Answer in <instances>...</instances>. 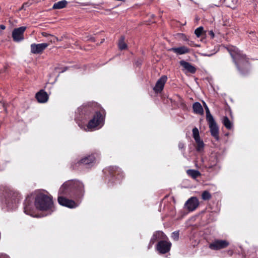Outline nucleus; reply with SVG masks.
<instances>
[{
    "label": "nucleus",
    "mask_w": 258,
    "mask_h": 258,
    "mask_svg": "<svg viewBox=\"0 0 258 258\" xmlns=\"http://www.w3.org/2000/svg\"><path fill=\"white\" fill-rule=\"evenodd\" d=\"M84 183L77 179L69 180L60 186L59 193L68 195L76 199H82L85 194Z\"/></svg>",
    "instance_id": "1"
},
{
    "label": "nucleus",
    "mask_w": 258,
    "mask_h": 258,
    "mask_svg": "<svg viewBox=\"0 0 258 258\" xmlns=\"http://www.w3.org/2000/svg\"><path fill=\"white\" fill-rule=\"evenodd\" d=\"M231 56L233 58L237 70L241 74L247 72L248 61L246 56L236 47L230 46L227 48Z\"/></svg>",
    "instance_id": "2"
},
{
    "label": "nucleus",
    "mask_w": 258,
    "mask_h": 258,
    "mask_svg": "<svg viewBox=\"0 0 258 258\" xmlns=\"http://www.w3.org/2000/svg\"><path fill=\"white\" fill-rule=\"evenodd\" d=\"M35 205L36 208L40 210L48 211L49 214L54 211L52 198L43 193L37 195L35 199Z\"/></svg>",
    "instance_id": "3"
},
{
    "label": "nucleus",
    "mask_w": 258,
    "mask_h": 258,
    "mask_svg": "<svg viewBox=\"0 0 258 258\" xmlns=\"http://www.w3.org/2000/svg\"><path fill=\"white\" fill-rule=\"evenodd\" d=\"M105 114L104 112L101 113L100 112H96L93 118L91 119L86 127L84 126V130L87 131L100 128L104 124Z\"/></svg>",
    "instance_id": "4"
},
{
    "label": "nucleus",
    "mask_w": 258,
    "mask_h": 258,
    "mask_svg": "<svg viewBox=\"0 0 258 258\" xmlns=\"http://www.w3.org/2000/svg\"><path fill=\"white\" fill-rule=\"evenodd\" d=\"M105 174L109 175V180L111 183H119L123 177V173L121 170L116 167H109L103 170Z\"/></svg>",
    "instance_id": "5"
},
{
    "label": "nucleus",
    "mask_w": 258,
    "mask_h": 258,
    "mask_svg": "<svg viewBox=\"0 0 258 258\" xmlns=\"http://www.w3.org/2000/svg\"><path fill=\"white\" fill-rule=\"evenodd\" d=\"M57 201L59 205L69 208H75L78 206V204L73 200L67 198L68 195L60 194L59 190L58 193Z\"/></svg>",
    "instance_id": "6"
},
{
    "label": "nucleus",
    "mask_w": 258,
    "mask_h": 258,
    "mask_svg": "<svg viewBox=\"0 0 258 258\" xmlns=\"http://www.w3.org/2000/svg\"><path fill=\"white\" fill-rule=\"evenodd\" d=\"M94 162H72L71 168L75 170L80 171H87L94 165Z\"/></svg>",
    "instance_id": "7"
},
{
    "label": "nucleus",
    "mask_w": 258,
    "mask_h": 258,
    "mask_svg": "<svg viewBox=\"0 0 258 258\" xmlns=\"http://www.w3.org/2000/svg\"><path fill=\"white\" fill-rule=\"evenodd\" d=\"M229 244L226 240L215 239L209 243V247L212 250H217L226 247Z\"/></svg>",
    "instance_id": "8"
},
{
    "label": "nucleus",
    "mask_w": 258,
    "mask_h": 258,
    "mask_svg": "<svg viewBox=\"0 0 258 258\" xmlns=\"http://www.w3.org/2000/svg\"><path fill=\"white\" fill-rule=\"evenodd\" d=\"M209 128L212 137H213L216 141H218L219 139V127L214 120V118H211L207 120Z\"/></svg>",
    "instance_id": "9"
},
{
    "label": "nucleus",
    "mask_w": 258,
    "mask_h": 258,
    "mask_svg": "<svg viewBox=\"0 0 258 258\" xmlns=\"http://www.w3.org/2000/svg\"><path fill=\"white\" fill-rule=\"evenodd\" d=\"M26 29L24 26L14 29L12 32V37L15 42H20L24 39V33Z\"/></svg>",
    "instance_id": "10"
},
{
    "label": "nucleus",
    "mask_w": 258,
    "mask_h": 258,
    "mask_svg": "<svg viewBox=\"0 0 258 258\" xmlns=\"http://www.w3.org/2000/svg\"><path fill=\"white\" fill-rule=\"evenodd\" d=\"M171 243L169 241L161 240L157 245V250L159 253L164 254L169 251Z\"/></svg>",
    "instance_id": "11"
},
{
    "label": "nucleus",
    "mask_w": 258,
    "mask_h": 258,
    "mask_svg": "<svg viewBox=\"0 0 258 258\" xmlns=\"http://www.w3.org/2000/svg\"><path fill=\"white\" fill-rule=\"evenodd\" d=\"M49 46V43H43L31 44V52L33 54H39L41 53Z\"/></svg>",
    "instance_id": "12"
},
{
    "label": "nucleus",
    "mask_w": 258,
    "mask_h": 258,
    "mask_svg": "<svg viewBox=\"0 0 258 258\" xmlns=\"http://www.w3.org/2000/svg\"><path fill=\"white\" fill-rule=\"evenodd\" d=\"M199 205V200L195 197L189 198L185 203V207L189 211H193L195 210Z\"/></svg>",
    "instance_id": "13"
},
{
    "label": "nucleus",
    "mask_w": 258,
    "mask_h": 258,
    "mask_svg": "<svg viewBox=\"0 0 258 258\" xmlns=\"http://www.w3.org/2000/svg\"><path fill=\"white\" fill-rule=\"evenodd\" d=\"M167 80V77L166 76H162L157 81L153 90L156 93H160L163 90L165 84Z\"/></svg>",
    "instance_id": "14"
},
{
    "label": "nucleus",
    "mask_w": 258,
    "mask_h": 258,
    "mask_svg": "<svg viewBox=\"0 0 258 258\" xmlns=\"http://www.w3.org/2000/svg\"><path fill=\"white\" fill-rule=\"evenodd\" d=\"M33 203L30 201L28 198H27L24 203V211L27 215H29L31 216L34 217V211Z\"/></svg>",
    "instance_id": "15"
},
{
    "label": "nucleus",
    "mask_w": 258,
    "mask_h": 258,
    "mask_svg": "<svg viewBox=\"0 0 258 258\" xmlns=\"http://www.w3.org/2000/svg\"><path fill=\"white\" fill-rule=\"evenodd\" d=\"M169 51H172L177 55H182L189 53L190 49L186 46H182L179 47H172Z\"/></svg>",
    "instance_id": "16"
},
{
    "label": "nucleus",
    "mask_w": 258,
    "mask_h": 258,
    "mask_svg": "<svg viewBox=\"0 0 258 258\" xmlns=\"http://www.w3.org/2000/svg\"><path fill=\"white\" fill-rule=\"evenodd\" d=\"M36 98L39 102L45 103L47 101L48 99V96L46 92L43 90H41L39 92L36 93Z\"/></svg>",
    "instance_id": "17"
},
{
    "label": "nucleus",
    "mask_w": 258,
    "mask_h": 258,
    "mask_svg": "<svg viewBox=\"0 0 258 258\" xmlns=\"http://www.w3.org/2000/svg\"><path fill=\"white\" fill-rule=\"evenodd\" d=\"M179 63L187 72L191 74H194L196 72V68L190 63L183 60L180 61Z\"/></svg>",
    "instance_id": "18"
},
{
    "label": "nucleus",
    "mask_w": 258,
    "mask_h": 258,
    "mask_svg": "<svg viewBox=\"0 0 258 258\" xmlns=\"http://www.w3.org/2000/svg\"><path fill=\"white\" fill-rule=\"evenodd\" d=\"M194 112L196 114L203 115L204 114V109L200 103L196 102L192 105Z\"/></svg>",
    "instance_id": "19"
},
{
    "label": "nucleus",
    "mask_w": 258,
    "mask_h": 258,
    "mask_svg": "<svg viewBox=\"0 0 258 258\" xmlns=\"http://www.w3.org/2000/svg\"><path fill=\"white\" fill-rule=\"evenodd\" d=\"M163 235V233L160 231H158L155 232L153 236L152 237L149 244L148 246V248L149 249L152 245L154 244V243L159 239H160V237H161Z\"/></svg>",
    "instance_id": "20"
},
{
    "label": "nucleus",
    "mask_w": 258,
    "mask_h": 258,
    "mask_svg": "<svg viewBox=\"0 0 258 258\" xmlns=\"http://www.w3.org/2000/svg\"><path fill=\"white\" fill-rule=\"evenodd\" d=\"M68 4V2L66 0H62L55 3L53 4V9H61L65 8Z\"/></svg>",
    "instance_id": "21"
},
{
    "label": "nucleus",
    "mask_w": 258,
    "mask_h": 258,
    "mask_svg": "<svg viewBox=\"0 0 258 258\" xmlns=\"http://www.w3.org/2000/svg\"><path fill=\"white\" fill-rule=\"evenodd\" d=\"M187 174L193 179H196L201 175L200 172L196 170L188 169L186 170Z\"/></svg>",
    "instance_id": "22"
},
{
    "label": "nucleus",
    "mask_w": 258,
    "mask_h": 258,
    "mask_svg": "<svg viewBox=\"0 0 258 258\" xmlns=\"http://www.w3.org/2000/svg\"><path fill=\"white\" fill-rule=\"evenodd\" d=\"M195 142L197 144L196 147L197 151L200 152L203 151L205 146V144L203 140H201L200 138L197 140H195Z\"/></svg>",
    "instance_id": "23"
},
{
    "label": "nucleus",
    "mask_w": 258,
    "mask_h": 258,
    "mask_svg": "<svg viewBox=\"0 0 258 258\" xmlns=\"http://www.w3.org/2000/svg\"><path fill=\"white\" fill-rule=\"evenodd\" d=\"M222 123H223L225 127L227 128V129L230 130L232 128L233 126L232 123L230 121L228 117H223L222 119Z\"/></svg>",
    "instance_id": "24"
},
{
    "label": "nucleus",
    "mask_w": 258,
    "mask_h": 258,
    "mask_svg": "<svg viewBox=\"0 0 258 258\" xmlns=\"http://www.w3.org/2000/svg\"><path fill=\"white\" fill-rule=\"evenodd\" d=\"M225 4L228 7L234 9L238 3V0H223Z\"/></svg>",
    "instance_id": "25"
},
{
    "label": "nucleus",
    "mask_w": 258,
    "mask_h": 258,
    "mask_svg": "<svg viewBox=\"0 0 258 258\" xmlns=\"http://www.w3.org/2000/svg\"><path fill=\"white\" fill-rule=\"evenodd\" d=\"M17 199H15L14 203L13 202L12 203L13 205H11V204L9 203L8 204L7 206L9 208V209H15L17 208V204L18 203V202L19 201V198H20V196H19L18 194H17Z\"/></svg>",
    "instance_id": "26"
},
{
    "label": "nucleus",
    "mask_w": 258,
    "mask_h": 258,
    "mask_svg": "<svg viewBox=\"0 0 258 258\" xmlns=\"http://www.w3.org/2000/svg\"><path fill=\"white\" fill-rule=\"evenodd\" d=\"M124 37H121L119 40L118 47L120 50L125 49L127 47V45L124 42Z\"/></svg>",
    "instance_id": "27"
},
{
    "label": "nucleus",
    "mask_w": 258,
    "mask_h": 258,
    "mask_svg": "<svg viewBox=\"0 0 258 258\" xmlns=\"http://www.w3.org/2000/svg\"><path fill=\"white\" fill-rule=\"evenodd\" d=\"M202 198L204 201L209 200L211 198V195L208 191L205 190L202 194Z\"/></svg>",
    "instance_id": "28"
},
{
    "label": "nucleus",
    "mask_w": 258,
    "mask_h": 258,
    "mask_svg": "<svg viewBox=\"0 0 258 258\" xmlns=\"http://www.w3.org/2000/svg\"><path fill=\"white\" fill-rule=\"evenodd\" d=\"M192 136L195 140L200 139L199 131L197 127H195L192 129Z\"/></svg>",
    "instance_id": "29"
},
{
    "label": "nucleus",
    "mask_w": 258,
    "mask_h": 258,
    "mask_svg": "<svg viewBox=\"0 0 258 258\" xmlns=\"http://www.w3.org/2000/svg\"><path fill=\"white\" fill-rule=\"evenodd\" d=\"M204 105L206 110V119H209L211 118H213V116L212 115L210 112V110L207 105L206 103L205 102H204Z\"/></svg>",
    "instance_id": "30"
},
{
    "label": "nucleus",
    "mask_w": 258,
    "mask_h": 258,
    "mask_svg": "<svg viewBox=\"0 0 258 258\" xmlns=\"http://www.w3.org/2000/svg\"><path fill=\"white\" fill-rule=\"evenodd\" d=\"M90 108L89 107H80L78 109V112L79 113H82V114L86 113L87 111L90 110Z\"/></svg>",
    "instance_id": "31"
},
{
    "label": "nucleus",
    "mask_w": 258,
    "mask_h": 258,
    "mask_svg": "<svg viewBox=\"0 0 258 258\" xmlns=\"http://www.w3.org/2000/svg\"><path fill=\"white\" fill-rule=\"evenodd\" d=\"M203 31V27H199V28H197L195 31V34L198 37H200Z\"/></svg>",
    "instance_id": "32"
},
{
    "label": "nucleus",
    "mask_w": 258,
    "mask_h": 258,
    "mask_svg": "<svg viewBox=\"0 0 258 258\" xmlns=\"http://www.w3.org/2000/svg\"><path fill=\"white\" fill-rule=\"evenodd\" d=\"M96 160L94 157V155H89L81 160V161H85L87 160V161H94V160Z\"/></svg>",
    "instance_id": "33"
},
{
    "label": "nucleus",
    "mask_w": 258,
    "mask_h": 258,
    "mask_svg": "<svg viewBox=\"0 0 258 258\" xmlns=\"http://www.w3.org/2000/svg\"><path fill=\"white\" fill-rule=\"evenodd\" d=\"M179 233L178 231H174L172 233L171 237L175 240H177L179 238Z\"/></svg>",
    "instance_id": "34"
},
{
    "label": "nucleus",
    "mask_w": 258,
    "mask_h": 258,
    "mask_svg": "<svg viewBox=\"0 0 258 258\" xmlns=\"http://www.w3.org/2000/svg\"><path fill=\"white\" fill-rule=\"evenodd\" d=\"M51 39H50V40H49V41L51 42H54L55 40H56V41H60L61 40L60 39H58L57 37L53 36H51Z\"/></svg>",
    "instance_id": "35"
},
{
    "label": "nucleus",
    "mask_w": 258,
    "mask_h": 258,
    "mask_svg": "<svg viewBox=\"0 0 258 258\" xmlns=\"http://www.w3.org/2000/svg\"><path fill=\"white\" fill-rule=\"evenodd\" d=\"M178 148L181 150H184V144L182 142H179L178 144Z\"/></svg>",
    "instance_id": "36"
},
{
    "label": "nucleus",
    "mask_w": 258,
    "mask_h": 258,
    "mask_svg": "<svg viewBox=\"0 0 258 258\" xmlns=\"http://www.w3.org/2000/svg\"><path fill=\"white\" fill-rule=\"evenodd\" d=\"M0 258H10V257L6 254L0 253Z\"/></svg>",
    "instance_id": "37"
},
{
    "label": "nucleus",
    "mask_w": 258,
    "mask_h": 258,
    "mask_svg": "<svg viewBox=\"0 0 258 258\" xmlns=\"http://www.w3.org/2000/svg\"><path fill=\"white\" fill-rule=\"evenodd\" d=\"M209 34L211 36V38H213L215 36L214 33L213 31H210L209 32Z\"/></svg>",
    "instance_id": "38"
},
{
    "label": "nucleus",
    "mask_w": 258,
    "mask_h": 258,
    "mask_svg": "<svg viewBox=\"0 0 258 258\" xmlns=\"http://www.w3.org/2000/svg\"><path fill=\"white\" fill-rule=\"evenodd\" d=\"M5 29H6V27L5 25H0V34L2 32V31L5 30Z\"/></svg>",
    "instance_id": "39"
},
{
    "label": "nucleus",
    "mask_w": 258,
    "mask_h": 258,
    "mask_svg": "<svg viewBox=\"0 0 258 258\" xmlns=\"http://www.w3.org/2000/svg\"><path fill=\"white\" fill-rule=\"evenodd\" d=\"M87 5L92 6L94 8H97V6H99V5L95 4H88Z\"/></svg>",
    "instance_id": "40"
},
{
    "label": "nucleus",
    "mask_w": 258,
    "mask_h": 258,
    "mask_svg": "<svg viewBox=\"0 0 258 258\" xmlns=\"http://www.w3.org/2000/svg\"><path fill=\"white\" fill-rule=\"evenodd\" d=\"M42 35H43V36H45V37H46V36H48V35H49V34H47V33H42Z\"/></svg>",
    "instance_id": "41"
},
{
    "label": "nucleus",
    "mask_w": 258,
    "mask_h": 258,
    "mask_svg": "<svg viewBox=\"0 0 258 258\" xmlns=\"http://www.w3.org/2000/svg\"><path fill=\"white\" fill-rule=\"evenodd\" d=\"M6 68H5L4 71H3V72H4L6 71ZM2 73V72H1L0 73Z\"/></svg>",
    "instance_id": "42"
},
{
    "label": "nucleus",
    "mask_w": 258,
    "mask_h": 258,
    "mask_svg": "<svg viewBox=\"0 0 258 258\" xmlns=\"http://www.w3.org/2000/svg\"><path fill=\"white\" fill-rule=\"evenodd\" d=\"M78 125H79V126H80L81 128H82L83 127V125H81L79 123H78Z\"/></svg>",
    "instance_id": "43"
},
{
    "label": "nucleus",
    "mask_w": 258,
    "mask_h": 258,
    "mask_svg": "<svg viewBox=\"0 0 258 258\" xmlns=\"http://www.w3.org/2000/svg\"><path fill=\"white\" fill-rule=\"evenodd\" d=\"M188 44L190 46H192V42H190V43H189Z\"/></svg>",
    "instance_id": "44"
},
{
    "label": "nucleus",
    "mask_w": 258,
    "mask_h": 258,
    "mask_svg": "<svg viewBox=\"0 0 258 258\" xmlns=\"http://www.w3.org/2000/svg\"><path fill=\"white\" fill-rule=\"evenodd\" d=\"M66 70V69L63 70L61 72V73L64 72Z\"/></svg>",
    "instance_id": "45"
}]
</instances>
